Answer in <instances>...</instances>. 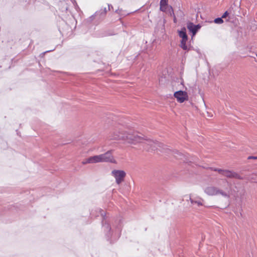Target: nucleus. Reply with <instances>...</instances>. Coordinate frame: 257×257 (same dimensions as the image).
<instances>
[{
    "mask_svg": "<svg viewBox=\"0 0 257 257\" xmlns=\"http://www.w3.org/2000/svg\"><path fill=\"white\" fill-rule=\"evenodd\" d=\"M110 137L111 140L121 141L125 144L131 145L144 143L146 141L148 142L149 144L154 143L152 141L147 140L134 131L121 125H117L115 127Z\"/></svg>",
    "mask_w": 257,
    "mask_h": 257,
    "instance_id": "obj_1",
    "label": "nucleus"
},
{
    "mask_svg": "<svg viewBox=\"0 0 257 257\" xmlns=\"http://www.w3.org/2000/svg\"><path fill=\"white\" fill-rule=\"evenodd\" d=\"M228 183L225 179L218 181L217 185H208L204 189V192L209 196L221 195L224 197L228 196Z\"/></svg>",
    "mask_w": 257,
    "mask_h": 257,
    "instance_id": "obj_2",
    "label": "nucleus"
},
{
    "mask_svg": "<svg viewBox=\"0 0 257 257\" xmlns=\"http://www.w3.org/2000/svg\"><path fill=\"white\" fill-rule=\"evenodd\" d=\"M212 170L218 172L222 176L229 178H235L241 179L240 175L235 172L229 170H222L221 169H211Z\"/></svg>",
    "mask_w": 257,
    "mask_h": 257,
    "instance_id": "obj_3",
    "label": "nucleus"
},
{
    "mask_svg": "<svg viewBox=\"0 0 257 257\" xmlns=\"http://www.w3.org/2000/svg\"><path fill=\"white\" fill-rule=\"evenodd\" d=\"M174 97L178 103H182L189 100V95L187 91L179 90L174 93Z\"/></svg>",
    "mask_w": 257,
    "mask_h": 257,
    "instance_id": "obj_4",
    "label": "nucleus"
},
{
    "mask_svg": "<svg viewBox=\"0 0 257 257\" xmlns=\"http://www.w3.org/2000/svg\"><path fill=\"white\" fill-rule=\"evenodd\" d=\"M111 174L115 179L116 183L118 185L123 181L126 176V173L124 171L119 170H113L111 172Z\"/></svg>",
    "mask_w": 257,
    "mask_h": 257,
    "instance_id": "obj_5",
    "label": "nucleus"
},
{
    "mask_svg": "<svg viewBox=\"0 0 257 257\" xmlns=\"http://www.w3.org/2000/svg\"><path fill=\"white\" fill-rule=\"evenodd\" d=\"M112 151H108L104 154H100L101 162H109L116 164V161L114 158Z\"/></svg>",
    "mask_w": 257,
    "mask_h": 257,
    "instance_id": "obj_6",
    "label": "nucleus"
},
{
    "mask_svg": "<svg viewBox=\"0 0 257 257\" xmlns=\"http://www.w3.org/2000/svg\"><path fill=\"white\" fill-rule=\"evenodd\" d=\"M187 27L188 30L192 33V36H194L199 29H200V25H195L192 22H188L187 24Z\"/></svg>",
    "mask_w": 257,
    "mask_h": 257,
    "instance_id": "obj_7",
    "label": "nucleus"
},
{
    "mask_svg": "<svg viewBox=\"0 0 257 257\" xmlns=\"http://www.w3.org/2000/svg\"><path fill=\"white\" fill-rule=\"evenodd\" d=\"M168 0H161L160 3V11L165 12L167 11L168 8L171 9L172 11H173V9L172 7L169 6L168 5Z\"/></svg>",
    "mask_w": 257,
    "mask_h": 257,
    "instance_id": "obj_8",
    "label": "nucleus"
},
{
    "mask_svg": "<svg viewBox=\"0 0 257 257\" xmlns=\"http://www.w3.org/2000/svg\"><path fill=\"white\" fill-rule=\"evenodd\" d=\"M100 155L90 157L89 162H91V164L102 163Z\"/></svg>",
    "mask_w": 257,
    "mask_h": 257,
    "instance_id": "obj_9",
    "label": "nucleus"
},
{
    "mask_svg": "<svg viewBox=\"0 0 257 257\" xmlns=\"http://www.w3.org/2000/svg\"><path fill=\"white\" fill-rule=\"evenodd\" d=\"M188 39H181L180 41V47L186 51H188L190 50L189 47L187 45V42L188 41Z\"/></svg>",
    "mask_w": 257,
    "mask_h": 257,
    "instance_id": "obj_10",
    "label": "nucleus"
},
{
    "mask_svg": "<svg viewBox=\"0 0 257 257\" xmlns=\"http://www.w3.org/2000/svg\"><path fill=\"white\" fill-rule=\"evenodd\" d=\"M179 36L181 39H188V36L186 34V30L185 28H182L180 30L178 31Z\"/></svg>",
    "mask_w": 257,
    "mask_h": 257,
    "instance_id": "obj_11",
    "label": "nucleus"
},
{
    "mask_svg": "<svg viewBox=\"0 0 257 257\" xmlns=\"http://www.w3.org/2000/svg\"><path fill=\"white\" fill-rule=\"evenodd\" d=\"M190 199L191 204L195 203V204H197L198 206H202L203 205L201 201L200 200L195 201V200H194L191 198H190Z\"/></svg>",
    "mask_w": 257,
    "mask_h": 257,
    "instance_id": "obj_12",
    "label": "nucleus"
},
{
    "mask_svg": "<svg viewBox=\"0 0 257 257\" xmlns=\"http://www.w3.org/2000/svg\"><path fill=\"white\" fill-rule=\"evenodd\" d=\"M214 22L216 24H222L223 23V21L222 18H218L214 20Z\"/></svg>",
    "mask_w": 257,
    "mask_h": 257,
    "instance_id": "obj_13",
    "label": "nucleus"
},
{
    "mask_svg": "<svg viewBox=\"0 0 257 257\" xmlns=\"http://www.w3.org/2000/svg\"><path fill=\"white\" fill-rule=\"evenodd\" d=\"M89 157L84 160L82 162V164H83V165H85L86 164H91V162H89Z\"/></svg>",
    "mask_w": 257,
    "mask_h": 257,
    "instance_id": "obj_14",
    "label": "nucleus"
},
{
    "mask_svg": "<svg viewBox=\"0 0 257 257\" xmlns=\"http://www.w3.org/2000/svg\"><path fill=\"white\" fill-rule=\"evenodd\" d=\"M228 13L227 11H226L222 16V18H225L228 15Z\"/></svg>",
    "mask_w": 257,
    "mask_h": 257,
    "instance_id": "obj_15",
    "label": "nucleus"
},
{
    "mask_svg": "<svg viewBox=\"0 0 257 257\" xmlns=\"http://www.w3.org/2000/svg\"><path fill=\"white\" fill-rule=\"evenodd\" d=\"M248 159H256L257 160V157L249 156L248 157Z\"/></svg>",
    "mask_w": 257,
    "mask_h": 257,
    "instance_id": "obj_16",
    "label": "nucleus"
},
{
    "mask_svg": "<svg viewBox=\"0 0 257 257\" xmlns=\"http://www.w3.org/2000/svg\"><path fill=\"white\" fill-rule=\"evenodd\" d=\"M176 18L175 17V18H174V22H176Z\"/></svg>",
    "mask_w": 257,
    "mask_h": 257,
    "instance_id": "obj_17",
    "label": "nucleus"
}]
</instances>
